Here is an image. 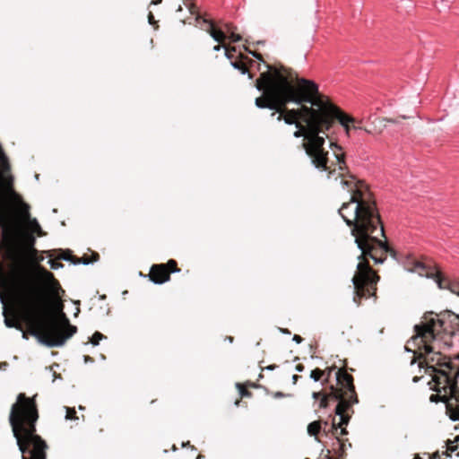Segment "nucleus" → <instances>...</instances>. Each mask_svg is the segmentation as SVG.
Wrapping results in <instances>:
<instances>
[{"label":"nucleus","instance_id":"1","mask_svg":"<svg viewBox=\"0 0 459 459\" xmlns=\"http://www.w3.org/2000/svg\"><path fill=\"white\" fill-rule=\"evenodd\" d=\"M330 147L341 171V184L351 193L350 201L343 203L338 212L350 227L354 242L360 250L352 277L353 301L359 306L362 299H377L380 277L369 264V260L374 264H383L389 254L394 255V251L388 245L384 224L368 186L349 172L342 147L333 142H330Z\"/></svg>","mask_w":459,"mask_h":459},{"label":"nucleus","instance_id":"2","mask_svg":"<svg viewBox=\"0 0 459 459\" xmlns=\"http://www.w3.org/2000/svg\"><path fill=\"white\" fill-rule=\"evenodd\" d=\"M255 85L262 91L255 100V106L274 110L271 116L278 113L277 120L288 125H299L325 111L337 110V105L319 92L316 82L299 78L295 71L281 64L268 65Z\"/></svg>","mask_w":459,"mask_h":459},{"label":"nucleus","instance_id":"3","mask_svg":"<svg viewBox=\"0 0 459 459\" xmlns=\"http://www.w3.org/2000/svg\"><path fill=\"white\" fill-rule=\"evenodd\" d=\"M419 358H424L419 362V367L431 377V389L437 393L430 395V402L444 403L450 420L459 421V354L450 357L427 348V351L420 354Z\"/></svg>","mask_w":459,"mask_h":459},{"label":"nucleus","instance_id":"4","mask_svg":"<svg viewBox=\"0 0 459 459\" xmlns=\"http://www.w3.org/2000/svg\"><path fill=\"white\" fill-rule=\"evenodd\" d=\"M36 398L37 394L29 397L20 393L9 413V424L22 459H47L48 456L49 446L37 432L39 411Z\"/></svg>","mask_w":459,"mask_h":459},{"label":"nucleus","instance_id":"5","mask_svg":"<svg viewBox=\"0 0 459 459\" xmlns=\"http://www.w3.org/2000/svg\"><path fill=\"white\" fill-rule=\"evenodd\" d=\"M351 118L344 116L337 108L334 111H325L316 117L308 118L299 125H296L297 130L293 135L296 138L304 137L302 148L310 158L311 163L321 171L328 172V178L335 171L334 164L329 165L328 151L325 149V138H328L327 131L338 122L346 126V123ZM349 131V128H346Z\"/></svg>","mask_w":459,"mask_h":459},{"label":"nucleus","instance_id":"6","mask_svg":"<svg viewBox=\"0 0 459 459\" xmlns=\"http://www.w3.org/2000/svg\"><path fill=\"white\" fill-rule=\"evenodd\" d=\"M353 371V368H348L346 360L336 372L337 386L331 385L330 393L325 394L319 403L320 408H326L330 400L338 401L335 408V414L340 416V425H348L351 415L354 411L351 409L353 404L359 403L358 394L355 390L354 378L348 372Z\"/></svg>","mask_w":459,"mask_h":459},{"label":"nucleus","instance_id":"7","mask_svg":"<svg viewBox=\"0 0 459 459\" xmlns=\"http://www.w3.org/2000/svg\"><path fill=\"white\" fill-rule=\"evenodd\" d=\"M440 323H442V315L438 316L437 318L426 320L425 323L414 326L415 334L408 342L416 346L411 364H414L417 361L419 363L420 360H423L424 358H419V356L420 354L423 355V352L427 351V348L430 349L435 353L443 354L441 351L436 350L437 339L442 338V334H445V325H441Z\"/></svg>","mask_w":459,"mask_h":459},{"label":"nucleus","instance_id":"8","mask_svg":"<svg viewBox=\"0 0 459 459\" xmlns=\"http://www.w3.org/2000/svg\"><path fill=\"white\" fill-rule=\"evenodd\" d=\"M179 271L177 261L170 259L166 264H152L150 269L149 278L156 284H162L169 281L171 273Z\"/></svg>","mask_w":459,"mask_h":459},{"label":"nucleus","instance_id":"9","mask_svg":"<svg viewBox=\"0 0 459 459\" xmlns=\"http://www.w3.org/2000/svg\"><path fill=\"white\" fill-rule=\"evenodd\" d=\"M410 271L419 273L421 276L434 279L440 289H448V280L443 278L441 272L436 268L427 266L421 262L414 261Z\"/></svg>","mask_w":459,"mask_h":459},{"label":"nucleus","instance_id":"10","mask_svg":"<svg viewBox=\"0 0 459 459\" xmlns=\"http://www.w3.org/2000/svg\"><path fill=\"white\" fill-rule=\"evenodd\" d=\"M201 29L208 32L218 43L225 44L227 39L226 33L222 30L215 27L212 21L202 19Z\"/></svg>","mask_w":459,"mask_h":459},{"label":"nucleus","instance_id":"11","mask_svg":"<svg viewBox=\"0 0 459 459\" xmlns=\"http://www.w3.org/2000/svg\"><path fill=\"white\" fill-rule=\"evenodd\" d=\"M441 325H445V334L452 336L459 331V316L455 313L442 315Z\"/></svg>","mask_w":459,"mask_h":459},{"label":"nucleus","instance_id":"12","mask_svg":"<svg viewBox=\"0 0 459 459\" xmlns=\"http://www.w3.org/2000/svg\"><path fill=\"white\" fill-rule=\"evenodd\" d=\"M337 108L341 111V113H342L344 116L348 117L349 118H351V121L350 122H347L346 123V126L347 128H349V131H347L346 127L344 126H342L343 128H344V131H345V134L346 135L349 137L351 135V130H356V129H360V130H365L367 133H370L369 130L366 129V128H363L360 124H361V121L359 120H357L355 117H353L352 116L345 113L340 107L337 106Z\"/></svg>","mask_w":459,"mask_h":459},{"label":"nucleus","instance_id":"13","mask_svg":"<svg viewBox=\"0 0 459 459\" xmlns=\"http://www.w3.org/2000/svg\"><path fill=\"white\" fill-rule=\"evenodd\" d=\"M247 386H255L254 384L247 383V384H240L237 383L236 387L238 389L239 392V398L236 400L235 405L238 406L240 403L241 399L247 398L252 396V393L247 389Z\"/></svg>","mask_w":459,"mask_h":459},{"label":"nucleus","instance_id":"14","mask_svg":"<svg viewBox=\"0 0 459 459\" xmlns=\"http://www.w3.org/2000/svg\"><path fill=\"white\" fill-rule=\"evenodd\" d=\"M446 455L451 456L452 454L455 453L459 448V436H457L454 440L448 439L446 441Z\"/></svg>","mask_w":459,"mask_h":459},{"label":"nucleus","instance_id":"15","mask_svg":"<svg viewBox=\"0 0 459 459\" xmlns=\"http://www.w3.org/2000/svg\"><path fill=\"white\" fill-rule=\"evenodd\" d=\"M321 430V421L316 420L308 424L307 432L310 436L316 437Z\"/></svg>","mask_w":459,"mask_h":459},{"label":"nucleus","instance_id":"16","mask_svg":"<svg viewBox=\"0 0 459 459\" xmlns=\"http://www.w3.org/2000/svg\"><path fill=\"white\" fill-rule=\"evenodd\" d=\"M58 259L70 261L74 264H81L80 258H77L76 256L73 255L69 250L63 251L62 255L60 256H58Z\"/></svg>","mask_w":459,"mask_h":459},{"label":"nucleus","instance_id":"17","mask_svg":"<svg viewBox=\"0 0 459 459\" xmlns=\"http://www.w3.org/2000/svg\"><path fill=\"white\" fill-rule=\"evenodd\" d=\"M100 259V255L97 252H92L91 257L87 255H82L80 260L81 264H89L91 263H94Z\"/></svg>","mask_w":459,"mask_h":459},{"label":"nucleus","instance_id":"18","mask_svg":"<svg viewBox=\"0 0 459 459\" xmlns=\"http://www.w3.org/2000/svg\"><path fill=\"white\" fill-rule=\"evenodd\" d=\"M325 372H326V370H323V369L316 368L311 371L310 377L314 381H319V380L323 379V377L325 375Z\"/></svg>","mask_w":459,"mask_h":459},{"label":"nucleus","instance_id":"19","mask_svg":"<svg viewBox=\"0 0 459 459\" xmlns=\"http://www.w3.org/2000/svg\"><path fill=\"white\" fill-rule=\"evenodd\" d=\"M27 221L30 222L31 230L34 232H36L39 236L44 235V232L42 231L41 227L39 226L36 219L30 220V218L29 220L26 221V222Z\"/></svg>","mask_w":459,"mask_h":459},{"label":"nucleus","instance_id":"20","mask_svg":"<svg viewBox=\"0 0 459 459\" xmlns=\"http://www.w3.org/2000/svg\"><path fill=\"white\" fill-rule=\"evenodd\" d=\"M231 64L235 68L241 71L242 74H246L247 72V66L242 59L232 61Z\"/></svg>","mask_w":459,"mask_h":459},{"label":"nucleus","instance_id":"21","mask_svg":"<svg viewBox=\"0 0 459 459\" xmlns=\"http://www.w3.org/2000/svg\"><path fill=\"white\" fill-rule=\"evenodd\" d=\"M104 338H106L100 332H95L93 333V335L91 336L90 342H91L92 345L96 346L100 343V342L101 340H103Z\"/></svg>","mask_w":459,"mask_h":459},{"label":"nucleus","instance_id":"22","mask_svg":"<svg viewBox=\"0 0 459 459\" xmlns=\"http://www.w3.org/2000/svg\"><path fill=\"white\" fill-rule=\"evenodd\" d=\"M448 290H449L452 293H454V294H455V295L459 296V281H452V282H448Z\"/></svg>","mask_w":459,"mask_h":459},{"label":"nucleus","instance_id":"23","mask_svg":"<svg viewBox=\"0 0 459 459\" xmlns=\"http://www.w3.org/2000/svg\"><path fill=\"white\" fill-rule=\"evenodd\" d=\"M4 323L7 327H14L19 330L22 329L21 324L17 323L14 319L5 318Z\"/></svg>","mask_w":459,"mask_h":459},{"label":"nucleus","instance_id":"24","mask_svg":"<svg viewBox=\"0 0 459 459\" xmlns=\"http://www.w3.org/2000/svg\"><path fill=\"white\" fill-rule=\"evenodd\" d=\"M222 46L225 48V55H226V56L229 59H232L233 56H234V53L236 52V48L235 47H229L226 44H223Z\"/></svg>","mask_w":459,"mask_h":459},{"label":"nucleus","instance_id":"25","mask_svg":"<svg viewBox=\"0 0 459 459\" xmlns=\"http://www.w3.org/2000/svg\"><path fill=\"white\" fill-rule=\"evenodd\" d=\"M345 425H340V422L338 424H336L335 422H333L332 424V429H334L335 431L338 430V429H341V431L339 433V435L341 436H344V435H347L348 434V431L346 429V428H344Z\"/></svg>","mask_w":459,"mask_h":459},{"label":"nucleus","instance_id":"26","mask_svg":"<svg viewBox=\"0 0 459 459\" xmlns=\"http://www.w3.org/2000/svg\"><path fill=\"white\" fill-rule=\"evenodd\" d=\"M65 419L66 420H76L77 419L76 411L74 408L66 407Z\"/></svg>","mask_w":459,"mask_h":459},{"label":"nucleus","instance_id":"27","mask_svg":"<svg viewBox=\"0 0 459 459\" xmlns=\"http://www.w3.org/2000/svg\"><path fill=\"white\" fill-rule=\"evenodd\" d=\"M51 269L57 270L58 268L63 267V264L60 263L57 259H50L48 261Z\"/></svg>","mask_w":459,"mask_h":459},{"label":"nucleus","instance_id":"28","mask_svg":"<svg viewBox=\"0 0 459 459\" xmlns=\"http://www.w3.org/2000/svg\"><path fill=\"white\" fill-rule=\"evenodd\" d=\"M335 368V367H330V368H326L325 370H326L325 372V378H324V381H323V384L325 385V383H327L329 381V378L331 377V374L332 372L333 371V369Z\"/></svg>","mask_w":459,"mask_h":459},{"label":"nucleus","instance_id":"29","mask_svg":"<svg viewBox=\"0 0 459 459\" xmlns=\"http://www.w3.org/2000/svg\"><path fill=\"white\" fill-rule=\"evenodd\" d=\"M336 443L338 445V454L340 458L344 454V444L342 443L341 439L338 437H336Z\"/></svg>","mask_w":459,"mask_h":459},{"label":"nucleus","instance_id":"30","mask_svg":"<svg viewBox=\"0 0 459 459\" xmlns=\"http://www.w3.org/2000/svg\"><path fill=\"white\" fill-rule=\"evenodd\" d=\"M406 118H407V117H405V116H400L397 118L385 117V118H384V120L388 123L397 124L400 122V119H406Z\"/></svg>","mask_w":459,"mask_h":459},{"label":"nucleus","instance_id":"31","mask_svg":"<svg viewBox=\"0 0 459 459\" xmlns=\"http://www.w3.org/2000/svg\"><path fill=\"white\" fill-rule=\"evenodd\" d=\"M229 38H230V41H232V42H238L242 39L239 34H236L233 31L230 32Z\"/></svg>","mask_w":459,"mask_h":459},{"label":"nucleus","instance_id":"32","mask_svg":"<svg viewBox=\"0 0 459 459\" xmlns=\"http://www.w3.org/2000/svg\"><path fill=\"white\" fill-rule=\"evenodd\" d=\"M249 52H250V53L253 55V56H255L256 59H258V60H260V61L264 62V63L265 64V66L267 67V65H268L269 64H266V63L264 61L263 56H262L260 53H258V52H252V51H249Z\"/></svg>","mask_w":459,"mask_h":459},{"label":"nucleus","instance_id":"33","mask_svg":"<svg viewBox=\"0 0 459 459\" xmlns=\"http://www.w3.org/2000/svg\"><path fill=\"white\" fill-rule=\"evenodd\" d=\"M273 396L274 398H282V397L289 396V394H283L281 392H275V393L273 394Z\"/></svg>","mask_w":459,"mask_h":459},{"label":"nucleus","instance_id":"34","mask_svg":"<svg viewBox=\"0 0 459 459\" xmlns=\"http://www.w3.org/2000/svg\"><path fill=\"white\" fill-rule=\"evenodd\" d=\"M325 394L322 393V392H314L313 393V398L315 399H319V398H322V396L324 395Z\"/></svg>","mask_w":459,"mask_h":459},{"label":"nucleus","instance_id":"35","mask_svg":"<svg viewBox=\"0 0 459 459\" xmlns=\"http://www.w3.org/2000/svg\"><path fill=\"white\" fill-rule=\"evenodd\" d=\"M293 341L297 343H300L303 341V338L300 335L295 334L293 336Z\"/></svg>","mask_w":459,"mask_h":459},{"label":"nucleus","instance_id":"36","mask_svg":"<svg viewBox=\"0 0 459 459\" xmlns=\"http://www.w3.org/2000/svg\"><path fill=\"white\" fill-rule=\"evenodd\" d=\"M304 368H305V367H304V365H303V364H300V363H299V364H298V365L296 366V370H297V371H299V372H302V371L304 370Z\"/></svg>","mask_w":459,"mask_h":459},{"label":"nucleus","instance_id":"37","mask_svg":"<svg viewBox=\"0 0 459 459\" xmlns=\"http://www.w3.org/2000/svg\"><path fill=\"white\" fill-rule=\"evenodd\" d=\"M223 48L222 44L219 43L218 45L213 47L214 51H219L221 48Z\"/></svg>","mask_w":459,"mask_h":459},{"label":"nucleus","instance_id":"38","mask_svg":"<svg viewBox=\"0 0 459 459\" xmlns=\"http://www.w3.org/2000/svg\"><path fill=\"white\" fill-rule=\"evenodd\" d=\"M300 377L299 375H293L292 377V381H293V384L295 385L298 381V379Z\"/></svg>","mask_w":459,"mask_h":459},{"label":"nucleus","instance_id":"39","mask_svg":"<svg viewBox=\"0 0 459 459\" xmlns=\"http://www.w3.org/2000/svg\"><path fill=\"white\" fill-rule=\"evenodd\" d=\"M276 368H277V365L273 364V365H270V366H268L266 368H267V369H270V370H273V369H275Z\"/></svg>","mask_w":459,"mask_h":459},{"label":"nucleus","instance_id":"40","mask_svg":"<svg viewBox=\"0 0 459 459\" xmlns=\"http://www.w3.org/2000/svg\"><path fill=\"white\" fill-rule=\"evenodd\" d=\"M153 15L152 13L149 14V22L150 23H152L153 22Z\"/></svg>","mask_w":459,"mask_h":459},{"label":"nucleus","instance_id":"41","mask_svg":"<svg viewBox=\"0 0 459 459\" xmlns=\"http://www.w3.org/2000/svg\"><path fill=\"white\" fill-rule=\"evenodd\" d=\"M281 331L283 333H290V331L288 329H281Z\"/></svg>","mask_w":459,"mask_h":459},{"label":"nucleus","instance_id":"42","mask_svg":"<svg viewBox=\"0 0 459 459\" xmlns=\"http://www.w3.org/2000/svg\"><path fill=\"white\" fill-rule=\"evenodd\" d=\"M161 3V0H156L153 2L154 4H160Z\"/></svg>","mask_w":459,"mask_h":459},{"label":"nucleus","instance_id":"43","mask_svg":"<svg viewBox=\"0 0 459 459\" xmlns=\"http://www.w3.org/2000/svg\"><path fill=\"white\" fill-rule=\"evenodd\" d=\"M419 379H420V377H413V381H414V382H418V381H419Z\"/></svg>","mask_w":459,"mask_h":459},{"label":"nucleus","instance_id":"44","mask_svg":"<svg viewBox=\"0 0 459 459\" xmlns=\"http://www.w3.org/2000/svg\"><path fill=\"white\" fill-rule=\"evenodd\" d=\"M190 446V442L189 441H187L186 444L185 443L183 444V446Z\"/></svg>","mask_w":459,"mask_h":459},{"label":"nucleus","instance_id":"45","mask_svg":"<svg viewBox=\"0 0 459 459\" xmlns=\"http://www.w3.org/2000/svg\"><path fill=\"white\" fill-rule=\"evenodd\" d=\"M202 458H204V455H198V456L196 457V459H202Z\"/></svg>","mask_w":459,"mask_h":459},{"label":"nucleus","instance_id":"46","mask_svg":"<svg viewBox=\"0 0 459 459\" xmlns=\"http://www.w3.org/2000/svg\"><path fill=\"white\" fill-rule=\"evenodd\" d=\"M413 459H421V458L420 457V455H415V457Z\"/></svg>","mask_w":459,"mask_h":459},{"label":"nucleus","instance_id":"47","mask_svg":"<svg viewBox=\"0 0 459 459\" xmlns=\"http://www.w3.org/2000/svg\"><path fill=\"white\" fill-rule=\"evenodd\" d=\"M22 337H23V338H27V333H23Z\"/></svg>","mask_w":459,"mask_h":459},{"label":"nucleus","instance_id":"48","mask_svg":"<svg viewBox=\"0 0 459 459\" xmlns=\"http://www.w3.org/2000/svg\"><path fill=\"white\" fill-rule=\"evenodd\" d=\"M229 341L232 342L233 341V337H229Z\"/></svg>","mask_w":459,"mask_h":459},{"label":"nucleus","instance_id":"49","mask_svg":"<svg viewBox=\"0 0 459 459\" xmlns=\"http://www.w3.org/2000/svg\"><path fill=\"white\" fill-rule=\"evenodd\" d=\"M455 455H456V456H459V451L455 453Z\"/></svg>","mask_w":459,"mask_h":459},{"label":"nucleus","instance_id":"50","mask_svg":"<svg viewBox=\"0 0 459 459\" xmlns=\"http://www.w3.org/2000/svg\"><path fill=\"white\" fill-rule=\"evenodd\" d=\"M328 459H339V458H333V457H329Z\"/></svg>","mask_w":459,"mask_h":459},{"label":"nucleus","instance_id":"51","mask_svg":"<svg viewBox=\"0 0 459 459\" xmlns=\"http://www.w3.org/2000/svg\"><path fill=\"white\" fill-rule=\"evenodd\" d=\"M306 459H308V458H306Z\"/></svg>","mask_w":459,"mask_h":459}]
</instances>
